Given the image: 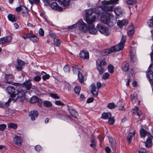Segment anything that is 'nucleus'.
<instances>
[{"label": "nucleus", "instance_id": "15", "mask_svg": "<svg viewBox=\"0 0 153 153\" xmlns=\"http://www.w3.org/2000/svg\"><path fill=\"white\" fill-rule=\"evenodd\" d=\"M79 56L80 58L88 59L89 58V54L88 52L86 51H82L79 53Z\"/></svg>", "mask_w": 153, "mask_h": 153}, {"label": "nucleus", "instance_id": "42", "mask_svg": "<svg viewBox=\"0 0 153 153\" xmlns=\"http://www.w3.org/2000/svg\"><path fill=\"white\" fill-rule=\"evenodd\" d=\"M30 40L33 42H37L39 41L36 35H33Z\"/></svg>", "mask_w": 153, "mask_h": 153}, {"label": "nucleus", "instance_id": "64", "mask_svg": "<svg viewBox=\"0 0 153 153\" xmlns=\"http://www.w3.org/2000/svg\"><path fill=\"white\" fill-rule=\"evenodd\" d=\"M94 100V99L92 97H91L88 98L87 101V102L89 103L93 102Z\"/></svg>", "mask_w": 153, "mask_h": 153}, {"label": "nucleus", "instance_id": "25", "mask_svg": "<svg viewBox=\"0 0 153 153\" xmlns=\"http://www.w3.org/2000/svg\"><path fill=\"white\" fill-rule=\"evenodd\" d=\"M7 18L8 20L12 22H14L17 21V18L16 16L12 14H9L7 16Z\"/></svg>", "mask_w": 153, "mask_h": 153}, {"label": "nucleus", "instance_id": "5", "mask_svg": "<svg viewBox=\"0 0 153 153\" xmlns=\"http://www.w3.org/2000/svg\"><path fill=\"white\" fill-rule=\"evenodd\" d=\"M126 40V36H123L120 43L118 45L111 47L112 51L115 52L122 50L124 47L125 43Z\"/></svg>", "mask_w": 153, "mask_h": 153}, {"label": "nucleus", "instance_id": "6", "mask_svg": "<svg viewBox=\"0 0 153 153\" xmlns=\"http://www.w3.org/2000/svg\"><path fill=\"white\" fill-rule=\"evenodd\" d=\"M97 63L99 66L97 67V70L99 73L102 74L105 71L104 66L106 65V63L104 59H99L96 61Z\"/></svg>", "mask_w": 153, "mask_h": 153}, {"label": "nucleus", "instance_id": "20", "mask_svg": "<svg viewBox=\"0 0 153 153\" xmlns=\"http://www.w3.org/2000/svg\"><path fill=\"white\" fill-rule=\"evenodd\" d=\"M38 113L37 111L34 110L30 111L29 113V116L30 117L32 120H35V118L37 117Z\"/></svg>", "mask_w": 153, "mask_h": 153}, {"label": "nucleus", "instance_id": "52", "mask_svg": "<svg viewBox=\"0 0 153 153\" xmlns=\"http://www.w3.org/2000/svg\"><path fill=\"white\" fill-rule=\"evenodd\" d=\"M109 74L108 73H104L102 75V78L104 79H106L109 78Z\"/></svg>", "mask_w": 153, "mask_h": 153}, {"label": "nucleus", "instance_id": "29", "mask_svg": "<svg viewBox=\"0 0 153 153\" xmlns=\"http://www.w3.org/2000/svg\"><path fill=\"white\" fill-rule=\"evenodd\" d=\"M72 67L73 72L74 73V74H76L77 73H78V74L79 73V70H82L81 69L79 68L77 65L74 64H73L72 65Z\"/></svg>", "mask_w": 153, "mask_h": 153}, {"label": "nucleus", "instance_id": "2", "mask_svg": "<svg viewBox=\"0 0 153 153\" xmlns=\"http://www.w3.org/2000/svg\"><path fill=\"white\" fill-rule=\"evenodd\" d=\"M113 16L112 13H101L100 20L109 26L112 27L114 25V23L111 19Z\"/></svg>", "mask_w": 153, "mask_h": 153}, {"label": "nucleus", "instance_id": "22", "mask_svg": "<svg viewBox=\"0 0 153 153\" xmlns=\"http://www.w3.org/2000/svg\"><path fill=\"white\" fill-rule=\"evenodd\" d=\"M128 23V21L126 19H123L122 21L119 20L117 22V25L121 28L123 26L127 25Z\"/></svg>", "mask_w": 153, "mask_h": 153}, {"label": "nucleus", "instance_id": "23", "mask_svg": "<svg viewBox=\"0 0 153 153\" xmlns=\"http://www.w3.org/2000/svg\"><path fill=\"white\" fill-rule=\"evenodd\" d=\"M18 65L16 66V68L18 71H21L24 65V62L20 59L17 60Z\"/></svg>", "mask_w": 153, "mask_h": 153}, {"label": "nucleus", "instance_id": "38", "mask_svg": "<svg viewBox=\"0 0 153 153\" xmlns=\"http://www.w3.org/2000/svg\"><path fill=\"white\" fill-rule=\"evenodd\" d=\"M7 126L9 128H13L14 129H16L17 127L16 124L14 123H9L8 124Z\"/></svg>", "mask_w": 153, "mask_h": 153}, {"label": "nucleus", "instance_id": "4", "mask_svg": "<svg viewBox=\"0 0 153 153\" xmlns=\"http://www.w3.org/2000/svg\"><path fill=\"white\" fill-rule=\"evenodd\" d=\"M114 6H105L102 7H97L95 8L94 10V13L95 14H96L98 16L100 15L101 17V13H107V12H104L102 11H110L112 12L113 10Z\"/></svg>", "mask_w": 153, "mask_h": 153}, {"label": "nucleus", "instance_id": "18", "mask_svg": "<svg viewBox=\"0 0 153 153\" xmlns=\"http://www.w3.org/2000/svg\"><path fill=\"white\" fill-rule=\"evenodd\" d=\"M6 82L12 84V81L13 80V75L12 74L5 75Z\"/></svg>", "mask_w": 153, "mask_h": 153}, {"label": "nucleus", "instance_id": "43", "mask_svg": "<svg viewBox=\"0 0 153 153\" xmlns=\"http://www.w3.org/2000/svg\"><path fill=\"white\" fill-rule=\"evenodd\" d=\"M30 3L33 5L34 4H38L39 1L40 0H28Z\"/></svg>", "mask_w": 153, "mask_h": 153}, {"label": "nucleus", "instance_id": "39", "mask_svg": "<svg viewBox=\"0 0 153 153\" xmlns=\"http://www.w3.org/2000/svg\"><path fill=\"white\" fill-rule=\"evenodd\" d=\"M70 113L71 115L74 118H76L78 116V113L74 110H71L70 111Z\"/></svg>", "mask_w": 153, "mask_h": 153}, {"label": "nucleus", "instance_id": "32", "mask_svg": "<svg viewBox=\"0 0 153 153\" xmlns=\"http://www.w3.org/2000/svg\"><path fill=\"white\" fill-rule=\"evenodd\" d=\"M153 138H148L146 142V146L148 148H149L152 145V143L151 140Z\"/></svg>", "mask_w": 153, "mask_h": 153}, {"label": "nucleus", "instance_id": "3", "mask_svg": "<svg viewBox=\"0 0 153 153\" xmlns=\"http://www.w3.org/2000/svg\"><path fill=\"white\" fill-rule=\"evenodd\" d=\"M93 13L95 14L94 12L93 13L92 9H89L86 10L85 20L88 24V26L94 25L93 23L96 19V16L92 15Z\"/></svg>", "mask_w": 153, "mask_h": 153}, {"label": "nucleus", "instance_id": "24", "mask_svg": "<svg viewBox=\"0 0 153 153\" xmlns=\"http://www.w3.org/2000/svg\"><path fill=\"white\" fill-rule=\"evenodd\" d=\"M83 71L82 70H80L78 74V79L79 82L81 83H83L84 82V76L82 74Z\"/></svg>", "mask_w": 153, "mask_h": 153}, {"label": "nucleus", "instance_id": "17", "mask_svg": "<svg viewBox=\"0 0 153 153\" xmlns=\"http://www.w3.org/2000/svg\"><path fill=\"white\" fill-rule=\"evenodd\" d=\"M59 4L65 8L67 7L69 5L70 0H58Z\"/></svg>", "mask_w": 153, "mask_h": 153}, {"label": "nucleus", "instance_id": "31", "mask_svg": "<svg viewBox=\"0 0 153 153\" xmlns=\"http://www.w3.org/2000/svg\"><path fill=\"white\" fill-rule=\"evenodd\" d=\"M12 100V99L11 98H10L8 101L5 103L3 102L0 104V107L1 108H5L8 106L10 102Z\"/></svg>", "mask_w": 153, "mask_h": 153}, {"label": "nucleus", "instance_id": "9", "mask_svg": "<svg viewBox=\"0 0 153 153\" xmlns=\"http://www.w3.org/2000/svg\"><path fill=\"white\" fill-rule=\"evenodd\" d=\"M114 11L117 16H121L124 13V9L120 6L116 7L114 9Z\"/></svg>", "mask_w": 153, "mask_h": 153}, {"label": "nucleus", "instance_id": "1", "mask_svg": "<svg viewBox=\"0 0 153 153\" xmlns=\"http://www.w3.org/2000/svg\"><path fill=\"white\" fill-rule=\"evenodd\" d=\"M31 81L29 80L23 83L21 91L16 89L13 86L7 87V89L11 97L13 98L17 97L16 98V101L23 102L25 99V93L31 88Z\"/></svg>", "mask_w": 153, "mask_h": 153}, {"label": "nucleus", "instance_id": "53", "mask_svg": "<svg viewBox=\"0 0 153 153\" xmlns=\"http://www.w3.org/2000/svg\"><path fill=\"white\" fill-rule=\"evenodd\" d=\"M51 97L55 99H59V97L58 96L57 94H50Z\"/></svg>", "mask_w": 153, "mask_h": 153}, {"label": "nucleus", "instance_id": "10", "mask_svg": "<svg viewBox=\"0 0 153 153\" xmlns=\"http://www.w3.org/2000/svg\"><path fill=\"white\" fill-rule=\"evenodd\" d=\"M152 73H153V63L149 66L146 74L147 77L149 79V82L150 80H153V79L152 78V75H153Z\"/></svg>", "mask_w": 153, "mask_h": 153}, {"label": "nucleus", "instance_id": "7", "mask_svg": "<svg viewBox=\"0 0 153 153\" xmlns=\"http://www.w3.org/2000/svg\"><path fill=\"white\" fill-rule=\"evenodd\" d=\"M77 27H79V31L81 32H86L88 30V27L86 24L82 20H80L77 22Z\"/></svg>", "mask_w": 153, "mask_h": 153}, {"label": "nucleus", "instance_id": "30", "mask_svg": "<svg viewBox=\"0 0 153 153\" xmlns=\"http://www.w3.org/2000/svg\"><path fill=\"white\" fill-rule=\"evenodd\" d=\"M111 116V114L110 112L104 113L102 115L101 118L103 119H108Z\"/></svg>", "mask_w": 153, "mask_h": 153}, {"label": "nucleus", "instance_id": "16", "mask_svg": "<svg viewBox=\"0 0 153 153\" xmlns=\"http://www.w3.org/2000/svg\"><path fill=\"white\" fill-rule=\"evenodd\" d=\"M108 139L111 148L113 150L114 152L116 149L115 141L114 139L111 137H109Z\"/></svg>", "mask_w": 153, "mask_h": 153}, {"label": "nucleus", "instance_id": "37", "mask_svg": "<svg viewBox=\"0 0 153 153\" xmlns=\"http://www.w3.org/2000/svg\"><path fill=\"white\" fill-rule=\"evenodd\" d=\"M44 106L47 107H50L52 106V104L51 102L48 101H45L43 102Z\"/></svg>", "mask_w": 153, "mask_h": 153}, {"label": "nucleus", "instance_id": "50", "mask_svg": "<svg viewBox=\"0 0 153 153\" xmlns=\"http://www.w3.org/2000/svg\"><path fill=\"white\" fill-rule=\"evenodd\" d=\"M108 107L110 109L114 108L116 106V105L114 102L110 103L108 104L107 105Z\"/></svg>", "mask_w": 153, "mask_h": 153}, {"label": "nucleus", "instance_id": "56", "mask_svg": "<svg viewBox=\"0 0 153 153\" xmlns=\"http://www.w3.org/2000/svg\"><path fill=\"white\" fill-rule=\"evenodd\" d=\"M64 70L65 72L69 73L70 70L68 66L67 65H65L64 67Z\"/></svg>", "mask_w": 153, "mask_h": 153}, {"label": "nucleus", "instance_id": "51", "mask_svg": "<svg viewBox=\"0 0 153 153\" xmlns=\"http://www.w3.org/2000/svg\"><path fill=\"white\" fill-rule=\"evenodd\" d=\"M80 90V87L78 86H76L75 87L74 91L75 93L77 94H79Z\"/></svg>", "mask_w": 153, "mask_h": 153}, {"label": "nucleus", "instance_id": "60", "mask_svg": "<svg viewBox=\"0 0 153 153\" xmlns=\"http://www.w3.org/2000/svg\"><path fill=\"white\" fill-rule=\"evenodd\" d=\"M55 103L56 105H57L62 106H63L64 105V104L63 103H62L59 100L56 101L55 102Z\"/></svg>", "mask_w": 153, "mask_h": 153}, {"label": "nucleus", "instance_id": "28", "mask_svg": "<svg viewBox=\"0 0 153 153\" xmlns=\"http://www.w3.org/2000/svg\"><path fill=\"white\" fill-rule=\"evenodd\" d=\"M122 69L125 71H127L129 69L128 64L126 62H124L122 64Z\"/></svg>", "mask_w": 153, "mask_h": 153}, {"label": "nucleus", "instance_id": "47", "mask_svg": "<svg viewBox=\"0 0 153 153\" xmlns=\"http://www.w3.org/2000/svg\"><path fill=\"white\" fill-rule=\"evenodd\" d=\"M91 142L92 143L90 144V146L94 148H95L96 145V142L95 139L93 138L92 139Z\"/></svg>", "mask_w": 153, "mask_h": 153}, {"label": "nucleus", "instance_id": "46", "mask_svg": "<svg viewBox=\"0 0 153 153\" xmlns=\"http://www.w3.org/2000/svg\"><path fill=\"white\" fill-rule=\"evenodd\" d=\"M130 56L131 61L133 62H134L135 60L136 59L135 54V53H132L131 52Z\"/></svg>", "mask_w": 153, "mask_h": 153}, {"label": "nucleus", "instance_id": "44", "mask_svg": "<svg viewBox=\"0 0 153 153\" xmlns=\"http://www.w3.org/2000/svg\"><path fill=\"white\" fill-rule=\"evenodd\" d=\"M115 120L114 118L113 117H112L111 116V117L108 119V122L110 124H114L115 123Z\"/></svg>", "mask_w": 153, "mask_h": 153}, {"label": "nucleus", "instance_id": "48", "mask_svg": "<svg viewBox=\"0 0 153 153\" xmlns=\"http://www.w3.org/2000/svg\"><path fill=\"white\" fill-rule=\"evenodd\" d=\"M126 2L128 5H133L134 4L136 3V1L134 0H128L126 1Z\"/></svg>", "mask_w": 153, "mask_h": 153}, {"label": "nucleus", "instance_id": "45", "mask_svg": "<svg viewBox=\"0 0 153 153\" xmlns=\"http://www.w3.org/2000/svg\"><path fill=\"white\" fill-rule=\"evenodd\" d=\"M147 23L149 27H153V16L151 19L148 20Z\"/></svg>", "mask_w": 153, "mask_h": 153}, {"label": "nucleus", "instance_id": "27", "mask_svg": "<svg viewBox=\"0 0 153 153\" xmlns=\"http://www.w3.org/2000/svg\"><path fill=\"white\" fill-rule=\"evenodd\" d=\"M111 50V47L110 48L104 49L102 50L101 52V54L103 55H107L110 53L114 52L112 51Z\"/></svg>", "mask_w": 153, "mask_h": 153}, {"label": "nucleus", "instance_id": "36", "mask_svg": "<svg viewBox=\"0 0 153 153\" xmlns=\"http://www.w3.org/2000/svg\"><path fill=\"white\" fill-rule=\"evenodd\" d=\"M39 99V98L38 97L35 96H33L30 99V103H35L37 102Z\"/></svg>", "mask_w": 153, "mask_h": 153}, {"label": "nucleus", "instance_id": "61", "mask_svg": "<svg viewBox=\"0 0 153 153\" xmlns=\"http://www.w3.org/2000/svg\"><path fill=\"white\" fill-rule=\"evenodd\" d=\"M39 34L41 36H43L44 35V32L42 28L39 29Z\"/></svg>", "mask_w": 153, "mask_h": 153}, {"label": "nucleus", "instance_id": "26", "mask_svg": "<svg viewBox=\"0 0 153 153\" xmlns=\"http://www.w3.org/2000/svg\"><path fill=\"white\" fill-rule=\"evenodd\" d=\"M128 33L129 36H131L134 32V27L133 25H131L128 26Z\"/></svg>", "mask_w": 153, "mask_h": 153}, {"label": "nucleus", "instance_id": "62", "mask_svg": "<svg viewBox=\"0 0 153 153\" xmlns=\"http://www.w3.org/2000/svg\"><path fill=\"white\" fill-rule=\"evenodd\" d=\"M34 80L36 81H39L41 79V77L39 76H36L34 77Z\"/></svg>", "mask_w": 153, "mask_h": 153}, {"label": "nucleus", "instance_id": "12", "mask_svg": "<svg viewBox=\"0 0 153 153\" xmlns=\"http://www.w3.org/2000/svg\"><path fill=\"white\" fill-rule=\"evenodd\" d=\"M140 134L141 137H144L147 136L148 137V138H153V136L149 133L147 132L143 128L140 129Z\"/></svg>", "mask_w": 153, "mask_h": 153}, {"label": "nucleus", "instance_id": "13", "mask_svg": "<svg viewBox=\"0 0 153 153\" xmlns=\"http://www.w3.org/2000/svg\"><path fill=\"white\" fill-rule=\"evenodd\" d=\"M51 6L52 9L57 11H61L63 10L62 8L59 6L57 3L56 2H53L52 3Z\"/></svg>", "mask_w": 153, "mask_h": 153}, {"label": "nucleus", "instance_id": "54", "mask_svg": "<svg viewBox=\"0 0 153 153\" xmlns=\"http://www.w3.org/2000/svg\"><path fill=\"white\" fill-rule=\"evenodd\" d=\"M6 127V125L5 124H3L0 125V130L4 131Z\"/></svg>", "mask_w": 153, "mask_h": 153}, {"label": "nucleus", "instance_id": "55", "mask_svg": "<svg viewBox=\"0 0 153 153\" xmlns=\"http://www.w3.org/2000/svg\"><path fill=\"white\" fill-rule=\"evenodd\" d=\"M43 73L45 74V75H43L42 76V79L43 80H45L46 79H48L50 77V76L48 74H47L45 72H43Z\"/></svg>", "mask_w": 153, "mask_h": 153}, {"label": "nucleus", "instance_id": "59", "mask_svg": "<svg viewBox=\"0 0 153 153\" xmlns=\"http://www.w3.org/2000/svg\"><path fill=\"white\" fill-rule=\"evenodd\" d=\"M38 105L39 107H42V101L40 99H39L38 101L37 102Z\"/></svg>", "mask_w": 153, "mask_h": 153}, {"label": "nucleus", "instance_id": "35", "mask_svg": "<svg viewBox=\"0 0 153 153\" xmlns=\"http://www.w3.org/2000/svg\"><path fill=\"white\" fill-rule=\"evenodd\" d=\"M135 133L133 132V133H130L127 136V140L129 143H130L131 141V139L133 137Z\"/></svg>", "mask_w": 153, "mask_h": 153}, {"label": "nucleus", "instance_id": "57", "mask_svg": "<svg viewBox=\"0 0 153 153\" xmlns=\"http://www.w3.org/2000/svg\"><path fill=\"white\" fill-rule=\"evenodd\" d=\"M146 150L143 148L140 149L138 151V153H146Z\"/></svg>", "mask_w": 153, "mask_h": 153}, {"label": "nucleus", "instance_id": "11", "mask_svg": "<svg viewBox=\"0 0 153 153\" xmlns=\"http://www.w3.org/2000/svg\"><path fill=\"white\" fill-rule=\"evenodd\" d=\"M12 41L10 36H5L0 38V44H6Z\"/></svg>", "mask_w": 153, "mask_h": 153}, {"label": "nucleus", "instance_id": "49", "mask_svg": "<svg viewBox=\"0 0 153 153\" xmlns=\"http://www.w3.org/2000/svg\"><path fill=\"white\" fill-rule=\"evenodd\" d=\"M98 91V89H97L96 90L91 91V93L92 94L93 96L94 97H96L97 96Z\"/></svg>", "mask_w": 153, "mask_h": 153}, {"label": "nucleus", "instance_id": "33", "mask_svg": "<svg viewBox=\"0 0 153 153\" xmlns=\"http://www.w3.org/2000/svg\"><path fill=\"white\" fill-rule=\"evenodd\" d=\"M132 110L135 111V114L138 116H140L142 114V112L140 110H139L138 107H135L134 108L132 109Z\"/></svg>", "mask_w": 153, "mask_h": 153}, {"label": "nucleus", "instance_id": "8", "mask_svg": "<svg viewBox=\"0 0 153 153\" xmlns=\"http://www.w3.org/2000/svg\"><path fill=\"white\" fill-rule=\"evenodd\" d=\"M97 27L99 31L106 36H108L110 33L109 29L101 25H97Z\"/></svg>", "mask_w": 153, "mask_h": 153}, {"label": "nucleus", "instance_id": "34", "mask_svg": "<svg viewBox=\"0 0 153 153\" xmlns=\"http://www.w3.org/2000/svg\"><path fill=\"white\" fill-rule=\"evenodd\" d=\"M22 10L21 11H22V15L23 16H26V14H25V13H27L28 12V9L27 7L24 6H22Z\"/></svg>", "mask_w": 153, "mask_h": 153}, {"label": "nucleus", "instance_id": "58", "mask_svg": "<svg viewBox=\"0 0 153 153\" xmlns=\"http://www.w3.org/2000/svg\"><path fill=\"white\" fill-rule=\"evenodd\" d=\"M35 150L37 152H39L40 150H42V148L39 145H37L36 146L35 148Z\"/></svg>", "mask_w": 153, "mask_h": 153}, {"label": "nucleus", "instance_id": "21", "mask_svg": "<svg viewBox=\"0 0 153 153\" xmlns=\"http://www.w3.org/2000/svg\"><path fill=\"white\" fill-rule=\"evenodd\" d=\"M88 31L89 33L92 34H96L97 33V30L95 28L94 25H91L88 26Z\"/></svg>", "mask_w": 153, "mask_h": 153}, {"label": "nucleus", "instance_id": "40", "mask_svg": "<svg viewBox=\"0 0 153 153\" xmlns=\"http://www.w3.org/2000/svg\"><path fill=\"white\" fill-rule=\"evenodd\" d=\"M53 42L54 45L56 46H59L61 44V41L57 39H54Z\"/></svg>", "mask_w": 153, "mask_h": 153}, {"label": "nucleus", "instance_id": "14", "mask_svg": "<svg viewBox=\"0 0 153 153\" xmlns=\"http://www.w3.org/2000/svg\"><path fill=\"white\" fill-rule=\"evenodd\" d=\"M13 140L15 144L18 146H20L22 144V139L20 136H15L13 137Z\"/></svg>", "mask_w": 153, "mask_h": 153}, {"label": "nucleus", "instance_id": "19", "mask_svg": "<svg viewBox=\"0 0 153 153\" xmlns=\"http://www.w3.org/2000/svg\"><path fill=\"white\" fill-rule=\"evenodd\" d=\"M119 0H110L109 1L104 0L102 1V4L103 5H109L116 4Z\"/></svg>", "mask_w": 153, "mask_h": 153}, {"label": "nucleus", "instance_id": "63", "mask_svg": "<svg viewBox=\"0 0 153 153\" xmlns=\"http://www.w3.org/2000/svg\"><path fill=\"white\" fill-rule=\"evenodd\" d=\"M78 24H77V22L75 24H74L73 25H72L70 26H68V27L69 29H72L74 28L77 27Z\"/></svg>", "mask_w": 153, "mask_h": 153}, {"label": "nucleus", "instance_id": "41", "mask_svg": "<svg viewBox=\"0 0 153 153\" xmlns=\"http://www.w3.org/2000/svg\"><path fill=\"white\" fill-rule=\"evenodd\" d=\"M108 72L111 73H112L114 72V67L111 65H109L108 66L107 68Z\"/></svg>", "mask_w": 153, "mask_h": 153}]
</instances>
